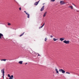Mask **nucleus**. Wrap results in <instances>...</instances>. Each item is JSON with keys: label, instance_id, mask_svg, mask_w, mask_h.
Listing matches in <instances>:
<instances>
[{"label": "nucleus", "instance_id": "obj_1", "mask_svg": "<svg viewBox=\"0 0 79 79\" xmlns=\"http://www.w3.org/2000/svg\"><path fill=\"white\" fill-rule=\"evenodd\" d=\"M2 39H4V37H3V35L2 34L0 33V39H1V40H2Z\"/></svg>", "mask_w": 79, "mask_h": 79}, {"label": "nucleus", "instance_id": "obj_2", "mask_svg": "<svg viewBox=\"0 0 79 79\" xmlns=\"http://www.w3.org/2000/svg\"><path fill=\"white\" fill-rule=\"evenodd\" d=\"M59 71L60 72H62V73H63V74H64V73H65V71L64 70H63V69H59Z\"/></svg>", "mask_w": 79, "mask_h": 79}, {"label": "nucleus", "instance_id": "obj_3", "mask_svg": "<svg viewBox=\"0 0 79 79\" xmlns=\"http://www.w3.org/2000/svg\"><path fill=\"white\" fill-rule=\"evenodd\" d=\"M69 41H66V40H65L63 41L64 43L66 44H69Z\"/></svg>", "mask_w": 79, "mask_h": 79}, {"label": "nucleus", "instance_id": "obj_4", "mask_svg": "<svg viewBox=\"0 0 79 79\" xmlns=\"http://www.w3.org/2000/svg\"><path fill=\"white\" fill-rule=\"evenodd\" d=\"M60 5H64V4H65V3H66V2H64V1H60Z\"/></svg>", "mask_w": 79, "mask_h": 79}, {"label": "nucleus", "instance_id": "obj_5", "mask_svg": "<svg viewBox=\"0 0 79 79\" xmlns=\"http://www.w3.org/2000/svg\"><path fill=\"white\" fill-rule=\"evenodd\" d=\"M24 12L26 13V15H27V18H29V16H30V15L29 14H28L27 12L26 11H24Z\"/></svg>", "mask_w": 79, "mask_h": 79}, {"label": "nucleus", "instance_id": "obj_6", "mask_svg": "<svg viewBox=\"0 0 79 79\" xmlns=\"http://www.w3.org/2000/svg\"><path fill=\"white\" fill-rule=\"evenodd\" d=\"M1 73H2V74L4 75L5 74V69H2L1 70Z\"/></svg>", "mask_w": 79, "mask_h": 79}, {"label": "nucleus", "instance_id": "obj_7", "mask_svg": "<svg viewBox=\"0 0 79 79\" xmlns=\"http://www.w3.org/2000/svg\"><path fill=\"white\" fill-rule=\"evenodd\" d=\"M45 7V6H43L42 8H41V9H40V11H44V8Z\"/></svg>", "mask_w": 79, "mask_h": 79}, {"label": "nucleus", "instance_id": "obj_8", "mask_svg": "<svg viewBox=\"0 0 79 79\" xmlns=\"http://www.w3.org/2000/svg\"><path fill=\"white\" fill-rule=\"evenodd\" d=\"M60 41H63V40H64V38H60Z\"/></svg>", "mask_w": 79, "mask_h": 79}, {"label": "nucleus", "instance_id": "obj_9", "mask_svg": "<svg viewBox=\"0 0 79 79\" xmlns=\"http://www.w3.org/2000/svg\"><path fill=\"white\" fill-rule=\"evenodd\" d=\"M9 79H13V75H12L10 77Z\"/></svg>", "mask_w": 79, "mask_h": 79}, {"label": "nucleus", "instance_id": "obj_10", "mask_svg": "<svg viewBox=\"0 0 79 79\" xmlns=\"http://www.w3.org/2000/svg\"><path fill=\"white\" fill-rule=\"evenodd\" d=\"M55 71L56 72V73H57V74L59 73V72H58V71L57 69H55Z\"/></svg>", "mask_w": 79, "mask_h": 79}, {"label": "nucleus", "instance_id": "obj_11", "mask_svg": "<svg viewBox=\"0 0 79 79\" xmlns=\"http://www.w3.org/2000/svg\"><path fill=\"white\" fill-rule=\"evenodd\" d=\"M23 61H20L19 62V64H23Z\"/></svg>", "mask_w": 79, "mask_h": 79}, {"label": "nucleus", "instance_id": "obj_12", "mask_svg": "<svg viewBox=\"0 0 79 79\" xmlns=\"http://www.w3.org/2000/svg\"><path fill=\"white\" fill-rule=\"evenodd\" d=\"M47 13V12H46L44 14V15H43V17H45V16H46V14Z\"/></svg>", "mask_w": 79, "mask_h": 79}, {"label": "nucleus", "instance_id": "obj_13", "mask_svg": "<svg viewBox=\"0 0 79 79\" xmlns=\"http://www.w3.org/2000/svg\"><path fill=\"white\" fill-rule=\"evenodd\" d=\"M73 6H69V7H68V8H71V9H73Z\"/></svg>", "mask_w": 79, "mask_h": 79}, {"label": "nucleus", "instance_id": "obj_14", "mask_svg": "<svg viewBox=\"0 0 79 79\" xmlns=\"http://www.w3.org/2000/svg\"><path fill=\"white\" fill-rule=\"evenodd\" d=\"M38 3L37 4V2H36L35 3H34V5H36L37 6V5H38Z\"/></svg>", "mask_w": 79, "mask_h": 79}, {"label": "nucleus", "instance_id": "obj_15", "mask_svg": "<svg viewBox=\"0 0 79 79\" xmlns=\"http://www.w3.org/2000/svg\"><path fill=\"white\" fill-rule=\"evenodd\" d=\"M24 33H23L20 35V37H21L22 35H24Z\"/></svg>", "mask_w": 79, "mask_h": 79}, {"label": "nucleus", "instance_id": "obj_16", "mask_svg": "<svg viewBox=\"0 0 79 79\" xmlns=\"http://www.w3.org/2000/svg\"><path fill=\"white\" fill-rule=\"evenodd\" d=\"M1 61H6V59H1Z\"/></svg>", "mask_w": 79, "mask_h": 79}, {"label": "nucleus", "instance_id": "obj_17", "mask_svg": "<svg viewBox=\"0 0 79 79\" xmlns=\"http://www.w3.org/2000/svg\"><path fill=\"white\" fill-rule=\"evenodd\" d=\"M53 40L54 41H56V40H57V39H56L55 38H53Z\"/></svg>", "mask_w": 79, "mask_h": 79}, {"label": "nucleus", "instance_id": "obj_18", "mask_svg": "<svg viewBox=\"0 0 79 79\" xmlns=\"http://www.w3.org/2000/svg\"><path fill=\"white\" fill-rule=\"evenodd\" d=\"M8 23V26H10V25H11V23Z\"/></svg>", "mask_w": 79, "mask_h": 79}, {"label": "nucleus", "instance_id": "obj_19", "mask_svg": "<svg viewBox=\"0 0 79 79\" xmlns=\"http://www.w3.org/2000/svg\"><path fill=\"white\" fill-rule=\"evenodd\" d=\"M66 74H70V73L68 72H66Z\"/></svg>", "mask_w": 79, "mask_h": 79}, {"label": "nucleus", "instance_id": "obj_20", "mask_svg": "<svg viewBox=\"0 0 79 79\" xmlns=\"http://www.w3.org/2000/svg\"><path fill=\"white\" fill-rule=\"evenodd\" d=\"M47 38H46L45 39V41L46 42V41H47Z\"/></svg>", "mask_w": 79, "mask_h": 79}, {"label": "nucleus", "instance_id": "obj_21", "mask_svg": "<svg viewBox=\"0 0 79 79\" xmlns=\"http://www.w3.org/2000/svg\"><path fill=\"white\" fill-rule=\"evenodd\" d=\"M8 77H10V75L9 74H8Z\"/></svg>", "mask_w": 79, "mask_h": 79}, {"label": "nucleus", "instance_id": "obj_22", "mask_svg": "<svg viewBox=\"0 0 79 79\" xmlns=\"http://www.w3.org/2000/svg\"><path fill=\"white\" fill-rule=\"evenodd\" d=\"M55 0H51V2H55Z\"/></svg>", "mask_w": 79, "mask_h": 79}, {"label": "nucleus", "instance_id": "obj_23", "mask_svg": "<svg viewBox=\"0 0 79 79\" xmlns=\"http://www.w3.org/2000/svg\"><path fill=\"white\" fill-rule=\"evenodd\" d=\"M72 5H74L76 7V6L75 5H74V4L73 3Z\"/></svg>", "mask_w": 79, "mask_h": 79}, {"label": "nucleus", "instance_id": "obj_24", "mask_svg": "<svg viewBox=\"0 0 79 79\" xmlns=\"http://www.w3.org/2000/svg\"><path fill=\"white\" fill-rule=\"evenodd\" d=\"M19 10H21V7H20V8H19Z\"/></svg>", "mask_w": 79, "mask_h": 79}, {"label": "nucleus", "instance_id": "obj_25", "mask_svg": "<svg viewBox=\"0 0 79 79\" xmlns=\"http://www.w3.org/2000/svg\"><path fill=\"white\" fill-rule=\"evenodd\" d=\"M2 75H3V77H3V79H4V75H3V74Z\"/></svg>", "mask_w": 79, "mask_h": 79}, {"label": "nucleus", "instance_id": "obj_26", "mask_svg": "<svg viewBox=\"0 0 79 79\" xmlns=\"http://www.w3.org/2000/svg\"><path fill=\"white\" fill-rule=\"evenodd\" d=\"M39 2H40V0H39L38 2H37V3L38 4H39Z\"/></svg>", "mask_w": 79, "mask_h": 79}, {"label": "nucleus", "instance_id": "obj_27", "mask_svg": "<svg viewBox=\"0 0 79 79\" xmlns=\"http://www.w3.org/2000/svg\"><path fill=\"white\" fill-rule=\"evenodd\" d=\"M43 27V26H41V27H40V28H42V27Z\"/></svg>", "mask_w": 79, "mask_h": 79}, {"label": "nucleus", "instance_id": "obj_28", "mask_svg": "<svg viewBox=\"0 0 79 79\" xmlns=\"http://www.w3.org/2000/svg\"><path fill=\"white\" fill-rule=\"evenodd\" d=\"M37 54H38V56H40V54H39V53H37Z\"/></svg>", "mask_w": 79, "mask_h": 79}, {"label": "nucleus", "instance_id": "obj_29", "mask_svg": "<svg viewBox=\"0 0 79 79\" xmlns=\"http://www.w3.org/2000/svg\"><path fill=\"white\" fill-rule=\"evenodd\" d=\"M45 25V23H44L43 24V25L42 26L43 27Z\"/></svg>", "mask_w": 79, "mask_h": 79}, {"label": "nucleus", "instance_id": "obj_30", "mask_svg": "<svg viewBox=\"0 0 79 79\" xmlns=\"http://www.w3.org/2000/svg\"><path fill=\"white\" fill-rule=\"evenodd\" d=\"M50 37H51V38H52V37H53V36L51 35L50 36Z\"/></svg>", "mask_w": 79, "mask_h": 79}, {"label": "nucleus", "instance_id": "obj_31", "mask_svg": "<svg viewBox=\"0 0 79 79\" xmlns=\"http://www.w3.org/2000/svg\"><path fill=\"white\" fill-rule=\"evenodd\" d=\"M45 3H43V4H42V5H45Z\"/></svg>", "mask_w": 79, "mask_h": 79}, {"label": "nucleus", "instance_id": "obj_32", "mask_svg": "<svg viewBox=\"0 0 79 79\" xmlns=\"http://www.w3.org/2000/svg\"><path fill=\"white\" fill-rule=\"evenodd\" d=\"M27 64V63H25V64Z\"/></svg>", "mask_w": 79, "mask_h": 79}, {"label": "nucleus", "instance_id": "obj_33", "mask_svg": "<svg viewBox=\"0 0 79 79\" xmlns=\"http://www.w3.org/2000/svg\"><path fill=\"white\" fill-rule=\"evenodd\" d=\"M6 79H8V78H6Z\"/></svg>", "mask_w": 79, "mask_h": 79}]
</instances>
